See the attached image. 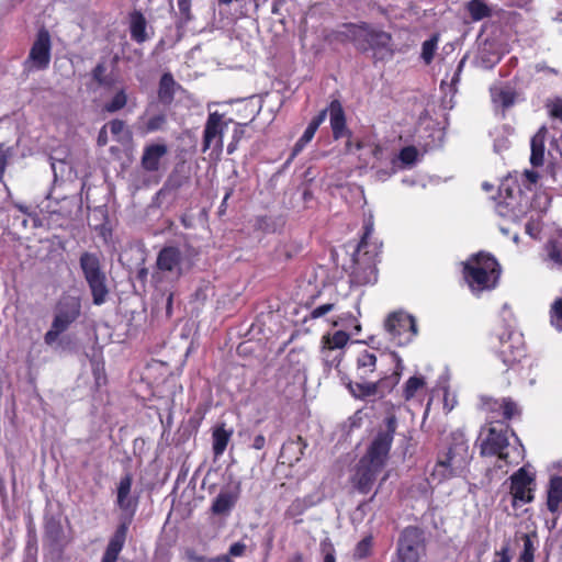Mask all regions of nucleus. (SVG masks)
Returning <instances> with one entry per match:
<instances>
[{
    "label": "nucleus",
    "instance_id": "nucleus-26",
    "mask_svg": "<svg viewBox=\"0 0 562 562\" xmlns=\"http://www.w3.org/2000/svg\"><path fill=\"white\" fill-rule=\"evenodd\" d=\"M418 150L414 146H406L401 149L397 158L392 159V172L397 168L412 167L418 159Z\"/></svg>",
    "mask_w": 562,
    "mask_h": 562
},
{
    "label": "nucleus",
    "instance_id": "nucleus-61",
    "mask_svg": "<svg viewBox=\"0 0 562 562\" xmlns=\"http://www.w3.org/2000/svg\"><path fill=\"white\" fill-rule=\"evenodd\" d=\"M243 134H244V131L241 128H239V127L235 128L234 134H233V140L238 143L239 139L241 138Z\"/></svg>",
    "mask_w": 562,
    "mask_h": 562
},
{
    "label": "nucleus",
    "instance_id": "nucleus-20",
    "mask_svg": "<svg viewBox=\"0 0 562 562\" xmlns=\"http://www.w3.org/2000/svg\"><path fill=\"white\" fill-rule=\"evenodd\" d=\"M327 117V111L322 110L307 125L305 128L303 135L297 139L295 143L293 150H292V157L299 155L303 148L313 139L316 131L321 126V124L326 120Z\"/></svg>",
    "mask_w": 562,
    "mask_h": 562
},
{
    "label": "nucleus",
    "instance_id": "nucleus-21",
    "mask_svg": "<svg viewBox=\"0 0 562 562\" xmlns=\"http://www.w3.org/2000/svg\"><path fill=\"white\" fill-rule=\"evenodd\" d=\"M130 32L132 40L138 44L149 40L147 21L140 11H134L130 14Z\"/></svg>",
    "mask_w": 562,
    "mask_h": 562
},
{
    "label": "nucleus",
    "instance_id": "nucleus-49",
    "mask_svg": "<svg viewBox=\"0 0 562 562\" xmlns=\"http://www.w3.org/2000/svg\"><path fill=\"white\" fill-rule=\"evenodd\" d=\"M321 550L323 553V562H336V551L329 541H323L321 543Z\"/></svg>",
    "mask_w": 562,
    "mask_h": 562
},
{
    "label": "nucleus",
    "instance_id": "nucleus-50",
    "mask_svg": "<svg viewBox=\"0 0 562 562\" xmlns=\"http://www.w3.org/2000/svg\"><path fill=\"white\" fill-rule=\"evenodd\" d=\"M539 175L533 170H526L521 175V181L526 189L531 190V186H535L538 181Z\"/></svg>",
    "mask_w": 562,
    "mask_h": 562
},
{
    "label": "nucleus",
    "instance_id": "nucleus-9",
    "mask_svg": "<svg viewBox=\"0 0 562 562\" xmlns=\"http://www.w3.org/2000/svg\"><path fill=\"white\" fill-rule=\"evenodd\" d=\"M192 266L187 252L177 246H165L160 249L156 259V273L154 278L157 280L168 279L178 280Z\"/></svg>",
    "mask_w": 562,
    "mask_h": 562
},
{
    "label": "nucleus",
    "instance_id": "nucleus-53",
    "mask_svg": "<svg viewBox=\"0 0 562 562\" xmlns=\"http://www.w3.org/2000/svg\"><path fill=\"white\" fill-rule=\"evenodd\" d=\"M106 127L110 128L111 133L116 136V137H120L121 133L124 131L125 128V123L121 120H112L111 122H109L108 125H105Z\"/></svg>",
    "mask_w": 562,
    "mask_h": 562
},
{
    "label": "nucleus",
    "instance_id": "nucleus-25",
    "mask_svg": "<svg viewBox=\"0 0 562 562\" xmlns=\"http://www.w3.org/2000/svg\"><path fill=\"white\" fill-rule=\"evenodd\" d=\"M376 369V356L368 350L361 351L357 357V374L366 380Z\"/></svg>",
    "mask_w": 562,
    "mask_h": 562
},
{
    "label": "nucleus",
    "instance_id": "nucleus-57",
    "mask_svg": "<svg viewBox=\"0 0 562 562\" xmlns=\"http://www.w3.org/2000/svg\"><path fill=\"white\" fill-rule=\"evenodd\" d=\"M188 559L192 562H209V560H210L209 558L199 555L193 551L188 552Z\"/></svg>",
    "mask_w": 562,
    "mask_h": 562
},
{
    "label": "nucleus",
    "instance_id": "nucleus-13",
    "mask_svg": "<svg viewBox=\"0 0 562 562\" xmlns=\"http://www.w3.org/2000/svg\"><path fill=\"white\" fill-rule=\"evenodd\" d=\"M398 373L392 375H385L379 379L376 382H351L348 385L349 391L355 397L364 400L369 397H382L386 393L391 392L392 389L398 383Z\"/></svg>",
    "mask_w": 562,
    "mask_h": 562
},
{
    "label": "nucleus",
    "instance_id": "nucleus-27",
    "mask_svg": "<svg viewBox=\"0 0 562 562\" xmlns=\"http://www.w3.org/2000/svg\"><path fill=\"white\" fill-rule=\"evenodd\" d=\"M305 447L306 445L303 442L301 437H297L294 440H289L282 446L281 457L288 459L290 463L293 461L297 462L302 458Z\"/></svg>",
    "mask_w": 562,
    "mask_h": 562
},
{
    "label": "nucleus",
    "instance_id": "nucleus-17",
    "mask_svg": "<svg viewBox=\"0 0 562 562\" xmlns=\"http://www.w3.org/2000/svg\"><path fill=\"white\" fill-rule=\"evenodd\" d=\"M225 127L226 123L223 122L220 113L213 112L209 114L203 132V151L211 147L216 150H222Z\"/></svg>",
    "mask_w": 562,
    "mask_h": 562
},
{
    "label": "nucleus",
    "instance_id": "nucleus-11",
    "mask_svg": "<svg viewBox=\"0 0 562 562\" xmlns=\"http://www.w3.org/2000/svg\"><path fill=\"white\" fill-rule=\"evenodd\" d=\"M52 58V38L48 30L41 27L32 43L24 67L29 71L48 68Z\"/></svg>",
    "mask_w": 562,
    "mask_h": 562
},
{
    "label": "nucleus",
    "instance_id": "nucleus-36",
    "mask_svg": "<svg viewBox=\"0 0 562 562\" xmlns=\"http://www.w3.org/2000/svg\"><path fill=\"white\" fill-rule=\"evenodd\" d=\"M355 148L357 150H366L361 155L367 156L369 154L375 160H381L383 157V147L374 142L364 143L359 140L355 144Z\"/></svg>",
    "mask_w": 562,
    "mask_h": 562
},
{
    "label": "nucleus",
    "instance_id": "nucleus-62",
    "mask_svg": "<svg viewBox=\"0 0 562 562\" xmlns=\"http://www.w3.org/2000/svg\"><path fill=\"white\" fill-rule=\"evenodd\" d=\"M237 148V143L232 140L227 146V154H233Z\"/></svg>",
    "mask_w": 562,
    "mask_h": 562
},
{
    "label": "nucleus",
    "instance_id": "nucleus-51",
    "mask_svg": "<svg viewBox=\"0 0 562 562\" xmlns=\"http://www.w3.org/2000/svg\"><path fill=\"white\" fill-rule=\"evenodd\" d=\"M246 551V544L244 542H235L228 549V555L232 558L243 557Z\"/></svg>",
    "mask_w": 562,
    "mask_h": 562
},
{
    "label": "nucleus",
    "instance_id": "nucleus-39",
    "mask_svg": "<svg viewBox=\"0 0 562 562\" xmlns=\"http://www.w3.org/2000/svg\"><path fill=\"white\" fill-rule=\"evenodd\" d=\"M105 72V65L100 63L92 70V78L100 87L110 88L113 85V78Z\"/></svg>",
    "mask_w": 562,
    "mask_h": 562
},
{
    "label": "nucleus",
    "instance_id": "nucleus-47",
    "mask_svg": "<svg viewBox=\"0 0 562 562\" xmlns=\"http://www.w3.org/2000/svg\"><path fill=\"white\" fill-rule=\"evenodd\" d=\"M307 506L308 505L304 499L296 498L290 504L285 512V515L289 517L301 515L307 508Z\"/></svg>",
    "mask_w": 562,
    "mask_h": 562
},
{
    "label": "nucleus",
    "instance_id": "nucleus-34",
    "mask_svg": "<svg viewBox=\"0 0 562 562\" xmlns=\"http://www.w3.org/2000/svg\"><path fill=\"white\" fill-rule=\"evenodd\" d=\"M349 335L344 330H338L333 335L323 337V342L325 347L339 351L347 345Z\"/></svg>",
    "mask_w": 562,
    "mask_h": 562
},
{
    "label": "nucleus",
    "instance_id": "nucleus-29",
    "mask_svg": "<svg viewBox=\"0 0 562 562\" xmlns=\"http://www.w3.org/2000/svg\"><path fill=\"white\" fill-rule=\"evenodd\" d=\"M232 435H233V431L227 430L224 427V425L216 427L214 429V431L212 434V439H213V452H214L215 458H218L224 453Z\"/></svg>",
    "mask_w": 562,
    "mask_h": 562
},
{
    "label": "nucleus",
    "instance_id": "nucleus-46",
    "mask_svg": "<svg viewBox=\"0 0 562 562\" xmlns=\"http://www.w3.org/2000/svg\"><path fill=\"white\" fill-rule=\"evenodd\" d=\"M166 124V116L164 114L154 115L146 122V132L151 133L159 131Z\"/></svg>",
    "mask_w": 562,
    "mask_h": 562
},
{
    "label": "nucleus",
    "instance_id": "nucleus-8",
    "mask_svg": "<svg viewBox=\"0 0 562 562\" xmlns=\"http://www.w3.org/2000/svg\"><path fill=\"white\" fill-rule=\"evenodd\" d=\"M83 278L91 292L94 305H102L106 302L110 290L108 286V278L102 269L98 255L93 252H83L79 259Z\"/></svg>",
    "mask_w": 562,
    "mask_h": 562
},
{
    "label": "nucleus",
    "instance_id": "nucleus-2",
    "mask_svg": "<svg viewBox=\"0 0 562 562\" xmlns=\"http://www.w3.org/2000/svg\"><path fill=\"white\" fill-rule=\"evenodd\" d=\"M133 476L131 473L123 475L116 487V505L124 513L114 533L109 540L101 562H117L119 555L124 548L128 526L136 512L138 501L131 495Z\"/></svg>",
    "mask_w": 562,
    "mask_h": 562
},
{
    "label": "nucleus",
    "instance_id": "nucleus-60",
    "mask_svg": "<svg viewBox=\"0 0 562 562\" xmlns=\"http://www.w3.org/2000/svg\"><path fill=\"white\" fill-rule=\"evenodd\" d=\"M232 194H233V189L231 188V189H228V190L226 191V193H225V195H224V198H223V201H222L221 206H220L221 212H224V209H225V206H226V202H227V200L229 199V196H231Z\"/></svg>",
    "mask_w": 562,
    "mask_h": 562
},
{
    "label": "nucleus",
    "instance_id": "nucleus-14",
    "mask_svg": "<svg viewBox=\"0 0 562 562\" xmlns=\"http://www.w3.org/2000/svg\"><path fill=\"white\" fill-rule=\"evenodd\" d=\"M423 551V533L416 527H407L398 539L397 553L401 562H418Z\"/></svg>",
    "mask_w": 562,
    "mask_h": 562
},
{
    "label": "nucleus",
    "instance_id": "nucleus-10",
    "mask_svg": "<svg viewBox=\"0 0 562 562\" xmlns=\"http://www.w3.org/2000/svg\"><path fill=\"white\" fill-rule=\"evenodd\" d=\"M384 330L389 340L398 347L411 344L418 334L415 317L403 311L393 312L386 317Z\"/></svg>",
    "mask_w": 562,
    "mask_h": 562
},
{
    "label": "nucleus",
    "instance_id": "nucleus-44",
    "mask_svg": "<svg viewBox=\"0 0 562 562\" xmlns=\"http://www.w3.org/2000/svg\"><path fill=\"white\" fill-rule=\"evenodd\" d=\"M499 408L502 409L505 419H510L519 413L517 404L510 398H503L499 403Z\"/></svg>",
    "mask_w": 562,
    "mask_h": 562
},
{
    "label": "nucleus",
    "instance_id": "nucleus-30",
    "mask_svg": "<svg viewBox=\"0 0 562 562\" xmlns=\"http://www.w3.org/2000/svg\"><path fill=\"white\" fill-rule=\"evenodd\" d=\"M524 546L519 555V562H535V553L539 541L536 533H524L521 536Z\"/></svg>",
    "mask_w": 562,
    "mask_h": 562
},
{
    "label": "nucleus",
    "instance_id": "nucleus-56",
    "mask_svg": "<svg viewBox=\"0 0 562 562\" xmlns=\"http://www.w3.org/2000/svg\"><path fill=\"white\" fill-rule=\"evenodd\" d=\"M266 446V438L263 435H257L255 438H254V441H252V445L251 447L256 450H261L263 449Z\"/></svg>",
    "mask_w": 562,
    "mask_h": 562
},
{
    "label": "nucleus",
    "instance_id": "nucleus-5",
    "mask_svg": "<svg viewBox=\"0 0 562 562\" xmlns=\"http://www.w3.org/2000/svg\"><path fill=\"white\" fill-rule=\"evenodd\" d=\"M501 274V268L494 257L479 252L464 265V278L474 293L494 289Z\"/></svg>",
    "mask_w": 562,
    "mask_h": 562
},
{
    "label": "nucleus",
    "instance_id": "nucleus-54",
    "mask_svg": "<svg viewBox=\"0 0 562 562\" xmlns=\"http://www.w3.org/2000/svg\"><path fill=\"white\" fill-rule=\"evenodd\" d=\"M550 113L553 117L562 121V99H557L552 102Z\"/></svg>",
    "mask_w": 562,
    "mask_h": 562
},
{
    "label": "nucleus",
    "instance_id": "nucleus-38",
    "mask_svg": "<svg viewBox=\"0 0 562 562\" xmlns=\"http://www.w3.org/2000/svg\"><path fill=\"white\" fill-rule=\"evenodd\" d=\"M425 386L423 376H412L407 380L404 387V397L406 401L412 400L418 391Z\"/></svg>",
    "mask_w": 562,
    "mask_h": 562
},
{
    "label": "nucleus",
    "instance_id": "nucleus-37",
    "mask_svg": "<svg viewBox=\"0 0 562 562\" xmlns=\"http://www.w3.org/2000/svg\"><path fill=\"white\" fill-rule=\"evenodd\" d=\"M492 98L494 103L501 104L503 108H509L515 102V95L509 89H492Z\"/></svg>",
    "mask_w": 562,
    "mask_h": 562
},
{
    "label": "nucleus",
    "instance_id": "nucleus-1",
    "mask_svg": "<svg viewBox=\"0 0 562 562\" xmlns=\"http://www.w3.org/2000/svg\"><path fill=\"white\" fill-rule=\"evenodd\" d=\"M396 427V417L389 415L369 445L366 454L360 459L352 477L353 486L359 493L368 494L384 469Z\"/></svg>",
    "mask_w": 562,
    "mask_h": 562
},
{
    "label": "nucleus",
    "instance_id": "nucleus-63",
    "mask_svg": "<svg viewBox=\"0 0 562 562\" xmlns=\"http://www.w3.org/2000/svg\"><path fill=\"white\" fill-rule=\"evenodd\" d=\"M291 562H303V557L300 553H296L292 557Z\"/></svg>",
    "mask_w": 562,
    "mask_h": 562
},
{
    "label": "nucleus",
    "instance_id": "nucleus-31",
    "mask_svg": "<svg viewBox=\"0 0 562 562\" xmlns=\"http://www.w3.org/2000/svg\"><path fill=\"white\" fill-rule=\"evenodd\" d=\"M176 81L170 72H166L161 76L159 81L158 97L164 103L172 101L175 95Z\"/></svg>",
    "mask_w": 562,
    "mask_h": 562
},
{
    "label": "nucleus",
    "instance_id": "nucleus-3",
    "mask_svg": "<svg viewBox=\"0 0 562 562\" xmlns=\"http://www.w3.org/2000/svg\"><path fill=\"white\" fill-rule=\"evenodd\" d=\"M469 445L463 434L453 432L446 451L438 454L436 464L429 474V482L440 484L452 477L462 476L470 463Z\"/></svg>",
    "mask_w": 562,
    "mask_h": 562
},
{
    "label": "nucleus",
    "instance_id": "nucleus-4",
    "mask_svg": "<svg viewBox=\"0 0 562 562\" xmlns=\"http://www.w3.org/2000/svg\"><path fill=\"white\" fill-rule=\"evenodd\" d=\"M338 34L345 40L352 42L362 52L372 50L374 58L379 60L392 58L393 56L391 34L373 29L366 23L344 24Z\"/></svg>",
    "mask_w": 562,
    "mask_h": 562
},
{
    "label": "nucleus",
    "instance_id": "nucleus-15",
    "mask_svg": "<svg viewBox=\"0 0 562 562\" xmlns=\"http://www.w3.org/2000/svg\"><path fill=\"white\" fill-rule=\"evenodd\" d=\"M508 426L504 424L492 425L486 439L481 445V453L484 456H498L507 461L508 453L504 452L508 446Z\"/></svg>",
    "mask_w": 562,
    "mask_h": 562
},
{
    "label": "nucleus",
    "instance_id": "nucleus-64",
    "mask_svg": "<svg viewBox=\"0 0 562 562\" xmlns=\"http://www.w3.org/2000/svg\"><path fill=\"white\" fill-rule=\"evenodd\" d=\"M147 277V269L143 268L138 271V278L144 280Z\"/></svg>",
    "mask_w": 562,
    "mask_h": 562
},
{
    "label": "nucleus",
    "instance_id": "nucleus-45",
    "mask_svg": "<svg viewBox=\"0 0 562 562\" xmlns=\"http://www.w3.org/2000/svg\"><path fill=\"white\" fill-rule=\"evenodd\" d=\"M372 233H373V223L371 221H368L364 224V234H363V236L358 245V248H357L358 252H361V251H363L364 254L370 252L368 250V247H369V238L372 235Z\"/></svg>",
    "mask_w": 562,
    "mask_h": 562
},
{
    "label": "nucleus",
    "instance_id": "nucleus-32",
    "mask_svg": "<svg viewBox=\"0 0 562 562\" xmlns=\"http://www.w3.org/2000/svg\"><path fill=\"white\" fill-rule=\"evenodd\" d=\"M467 10L473 21H481L492 16V8L485 0H470L467 3Z\"/></svg>",
    "mask_w": 562,
    "mask_h": 562
},
{
    "label": "nucleus",
    "instance_id": "nucleus-59",
    "mask_svg": "<svg viewBox=\"0 0 562 562\" xmlns=\"http://www.w3.org/2000/svg\"><path fill=\"white\" fill-rule=\"evenodd\" d=\"M209 562H233V560L231 559V557L228 554H224V555L211 558L209 560Z\"/></svg>",
    "mask_w": 562,
    "mask_h": 562
},
{
    "label": "nucleus",
    "instance_id": "nucleus-28",
    "mask_svg": "<svg viewBox=\"0 0 562 562\" xmlns=\"http://www.w3.org/2000/svg\"><path fill=\"white\" fill-rule=\"evenodd\" d=\"M237 501V494L221 492L213 502L212 512L216 515L228 514Z\"/></svg>",
    "mask_w": 562,
    "mask_h": 562
},
{
    "label": "nucleus",
    "instance_id": "nucleus-55",
    "mask_svg": "<svg viewBox=\"0 0 562 562\" xmlns=\"http://www.w3.org/2000/svg\"><path fill=\"white\" fill-rule=\"evenodd\" d=\"M493 562H510V557L508 554V548L504 547L499 551L495 552V559Z\"/></svg>",
    "mask_w": 562,
    "mask_h": 562
},
{
    "label": "nucleus",
    "instance_id": "nucleus-33",
    "mask_svg": "<svg viewBox=\"0 0 562 562\" xmlns=\"http://www.w3.org/2000/svg\"><path fill=\"white\" fill-rule=\"evenodd\" d=\"M177 7L179 10V18L177 21V29L184 30L189 22H191L194 16L191 12V0H176Z\"/></svg>",
    "mask_w": 562,
    "mask_h": 562
},
{
    "label": "nucleus",
    "instance_id": "nucleus-16",
    "mask_svg": "<svg viewBox=\"0 0 562 562\" xmlns=\"http://www.w3.org/2000/svg\"><path fill=\"white\" fill-rule=\"evenodd\" d=\"M535 476L525 468H520L510 476V494L513 496V505L518 503L527 504L533 499Z\"/></svg>",
    "mask_w": 562,
    "mask_h": 562
},
{
    "label": "nucleus",
    "instance_id": "nucleus-40",
    "mask_svg": "<svg viewBox=\"0 0 562 562\" xmlns=\"http://www.w3.org/2000/svg\"><path fill=\"white\" fill-rule=\"evenodd\" d=\"M550 323L557 330L562 331V297L554 300L551 305Z\"/></svg>",
    "mask_w": 562,
    "mask_h": 562
},
{
    "label": "nucleus",
    "instance_id": "nucleus-19",
    "mask_svg": "<svg viewBox=\"0 0 562 562\" xmlns=\"http://www.w3.org/2000/svg\"><path fill=\"white\" fill-rule=\"evenodd\" d=\"M325 110L327 113H329V121L334 139L349 136L350 132L347 128L345 111L341 103L338 100H333L328 109Z\"/></svg>",
    "mask_w": 562,
    "mask_h": 562
},
{
    "label": "nucleus",
    "instance_id": "nucleus-35",
    "mask_svg": "<svg viewBox=\"0 0 562 562\" xmlns=\"http://www.w3.org/2000/svg\"><path fill=\"white\" fill-rule=\"evenodd\" d=\"M127 103V94L125 89H120L113 98L103 105V110L109 113H115L122 110Z\"/></svg>",
    "mask_w": 562,
    "mask_h": 562
},
{
    "label": "nucleus",
    "instance_id": "nucleus-43",
    "mask_svg": "<svg viewBox=\"0 0 562 562\" xmlns=\"http://www.w3.org/2000/svg\"><path fill=\"white\" fill-rule=\"evenodd\" d=\"M323 359L326 366L329 368L338 367L340 360H341V351L339 350H333L327 347H323L322 350Z\"/></svg>",
    "mask_w": 562,
    "mask_h": 562
},
{
    "label": "nucleus",
    "instance_id": "nucleus-58",
    "mask_svg": "<svg viewBox=\"0 0 562 562\" xmlns=\"http://www.w3.org/2000/svg\"><path fill=\"white\" fill-rule=\"evenodd\" d=\"M98 144L104 146L106 144V126H103L98 135Z\"/></svg>",
    "mask_w": 562,
    "mask_h": 562
},
{
    "label": "nucleus",
    "instance_id": "nucleus-42",
    "mask_svg": "<svg viewBox=\"0 0 562 562\" xmlns=\"http://www.w3.org/2000/svg\"><path fill=\"white\" fill-rule=\"evenodd\" d=\"M373 539L371 536L364 537L360 540L353 551V558L361 560L370 555L372 549Z\"/></svg>",
    "mask_w": 562,
    "mask_h": 562
},
{
    "label": "nucleus",
    "instance_id": "nucleus-22",
    "mask_svg": "<svg viewBox=\"0 0 562 562\" xmlns=\"http://www.w3.org/2000/svg\"><path fill=\"white\" fill-rule=\"evenodd\" d=\"M562 504V480L551 476L547 485V507L552 514L559 512Z\"/></svg>",
    "mask_w": 562,
    "mask_h": 562
},
{
    "label": "nucleus",
    "instance_id": "nucleus-6",
    "mask_svg": "<svg viewBox=\"0 0 562 562\" xmlns=\"http://www.w3.org/2000/svg\"><path fill=\"white\" fill-rule=\"evenodd\" d=\"M79 297L66 295L59 299L54 308L50 328L44 335L45 345L56 348L59 336L65 333L80 316Z\"/></svg>",
    "mask_w": 562,
    "mask_h": 562
},
{
    "label": "nucleus",
    "instance_id": "nucleus-41",
    "mask_svg": "<svg viewBox=\"0 0 562 562\" xmlns=\"http://www.w3.org/2000/svg\"><path fill=\"white\" fill-rule=\"evenodd\" d=\"M438 45V36L434 35L429 40L425 41L422 46V58L425 64H430L434 59V55L436 53Z\"/></svg>",
    "mask_w": 562,
    "mask_h": 562
},
{
    "label": "nucleus",
    "instance_id": "nucleus-7",
    "mask_svg": "<svg viewBox=\"0 0 562 562\" xmlns=\"http://www.w3.org/2000/svg\"><path fill=\"white\" fill-rule=\"evenodd\" d=\"M497 213L513 220L522 216L528 207L529 199L524 193L518 180L512 176L505 178L498 188Z\"/></svg>",
    "mask_w": 562,
    "mask_h": 562
},
{
    "label": "nucleus",
    "instance_id": "nucleus-12",
    "mask_svg": "<svg viewBox=\"0 0 562 562\" xmlns=\"http://www.w3.org/2000/svg\"><path fill=\"white\" fill-rule=\"evenodd\" d=\"M497 356L507 368H514L525 357L522 335L513 329H505L498 335Z\"/></svg>",
    "mask_w": 562,
    "mask_h": 562
},
{
    "label": "nucleus",
    "instance_id": "nucleus-18",
    "mask_svg": "<svg viewBox=\"0 0 562 562\" xmlns=\"http://www.w3.org/2000/svg\"><path fill=\"white\" fill-rule=\"evenodd\" d=\"M168 154V147L162 143L146 145L140 158L144 170L155 172L159 170L161 159Z\"/></svg>",
    "mask_w": 562,
    "mask_h": 562
},
{
    "label": "nucleus",
    "instance_id": "nucleus-52",
    "mask_svg": "<svg viewBox=\"0 0 562 562\" xmlns=\"http://www.w3.org/2000/svg\"><path fill=\"white\" fill-rule=\"evenodd\" d=\"M334 310V304L327 303L321 306H317L311 312V318H318L324 316L325 314L331 312Z\"/></svg>",
    "mask_w": 562,
    "mask_h": 562
},
{
    "label": "nucleus",
    "instance_id": "nucleus-48",
    "mask_svg": "<svg viewBox=\"0 0 562 562\" xmlns=\"http://www.w3.org/2000/svg\"><path fill=\"white\" fill-rule=\"evenodd\" d=\"M525 232L531 238L537 239L541 233V223L539 218L535 220L531 217L525 225Z\"/></svg>",
    "mask_w": 562,
    "mask_h": 562
},
{
    "label": "nucleus",
    "instance_id": "nucleus-24",
    "mask_svg": "<svg viewBox=\"0 0 562 562\" xmlns=\"http://www.w3.org/2000/svg\"><path fill=\"white\" fill-rule=\"evenodd\" d=\"M546 261L552 267H562V229L546 245Z\"/></svg>",
    "mask_w": 562,
    "mask_h": 562
},
{
    "label": "nucleus",
    "instance_id": "nucleus-23",
    "mask_svg": "<svg viewBox=\"0 0 562 562\" xmlns=\"http://www.w3.org/2000/svg\"><path fill=\"white\" fill-rule=\"evenodd\" d=\"M547 128L542 126L531 138L530 162L533 167L541 166L544 161V139Z\"/></svg>",
    "mask_w": 562,
    "mask_h": 562
}]
</instances>
